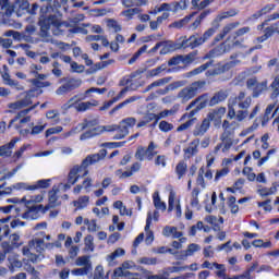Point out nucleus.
<instances>
[{
	"label": "nucleus",
	"mask_w": 279,
	"mask_h": 279,
	"mask_svg": "<svg viewBox=\"0 0 279 279\" xmlns=\"http://www.w3.org/2000/svg\"><path fill=\"white\" fill-rule=\"evenodd\" d=\"M39 26H40V37L44 38L43 43H52L53 39L51 38V35H49V29L52 28L53 36H62L64 34V29L62 27L69 28L71 27V24L66 22H62L58 15H50L48 17H41L39 20Z\"/></svg>",
	"instance_id": "1"
},
{
	"label": "nucleus",
	"mask_w": 279,
	"mask_h": 279,
	"mask_svg": "<svg viewBox=\"0 0 279 279\" xmlns=\"http://www.w3.org/2000/svg\"><path fill=\"white\" fill-rule=\"evenodd\" d=\"M108 154V150L100 149L98 153L94 155H88L81 165H76L73 168H71L69 174H68V182L70 184H77V181L80 180V173L82 174V178H86L88 175V167L90 165H96V162H99L106 158Z\"/></svg>",
	"instance_id": "2"
},
{
	"label": "nucleus",
	"mask_w": 279,
	"mask_h": 279,
	"mask_svg": "<svg viewBox=\"0 0 279 279\" xmlns=\"http://www.w3.org/2000/svg\"><path fill=\"white\" fill-rule=\"evenodd\" d=\"M53 245L51 242H45L43 238L35 236L31 241H28L27 245L22 247L23 256H26L31 263H38L43 260V254L45 250H53Z\"/></svg>",
	"instance_id": "3"
},
{
	"label": "nucleus",
	"mask_w": 279,
	"mask_h": 279,
	"mask_svg": "<svg viewBox=\"0 0 279 279\" xmlns=\"http://www.w3.org/2000/svg\"><path fill=\"white\" fill-rule=\"evenodd\" d=\"M206 88V81H195L189 86L183 87L177 94V99L180 104H189L191 99H195L198 93H202Z\"/></svg>",
	"instance_id": "4"
},
{
	"label": "nucleus",
	"mask_w": 279,
	"mask_h": 279,
	"mask_svg": "<svg viewBox=\"0 0 279 279\" xmlns=\"http://www.w3.org/2000/svg\"><path fill=\"white\" fill-rule=\"evenodd\" d=\"M49 210V206L44 205H28L25 206L24 213H22V219H27L34 221V219H39L40 215H45Z\"/></svg>",
	"instance_id": "5"
},
{
	"label": "nucleus",
	"mask_w": 279,
	"mask_h": 279,
	"mask_svg": "<svg viewBox=\"0 0 279 279\" xmlns=\"http://www.w3.org/2000/svg\"><path fill=\"white\" fill-rule=\"evenodd\" d=\"M36 106H38V104H35L33 107H31L28 109H24V110L20 111L15 116V118L10 121L8 128L14 126L15 130H19L20 128H23V125H25V123H29V121H32V117H29L27 114H29V112H32V110H34V108H36Z\"/></svg>",
	"instance_id": "6"
},
{
	"label": "nucleus",
	"mask_w": 279,
	"mask_h": 279,
	"mask_svg": "<svg viewBox=\"0 0 279 279\" xmlns=\"http://www.w3.org/2000/svg\"><path fill=\"white\" fill-rule=\"evenodd\" d=\"M136 125V118L129 117L120 121V131L113 136V141H121L130 134V128Z\"/></svg>",
	"instance_id": "7"
},
{
	"label": "nucleus",
	"mask_w": 279,
	"mask_h": 279,
	"mask_svg": "<svg viewBox=\"0 0 279 279\" xmlns=\"http://www.w3.org/2000/svg\"><path fill=\"white\" fill-rule=\"evenodd\" d=\"M231 106H238L240 110H250L252 106V96H247L245 92H240L235 97L229 99Z\"/></svg>",
	"instance_id": "8"
},
{
	"label": "nucleus",
	"mask_w": 279,
	"mask_h": 279,
	"mask_svg": "<svg viewBox=\"0 0 279 279\" xmlns=\"http://www.w3.org/2000/svg\"><path fill=\"white\" fill-rule=\"evenodd\" d=\"M204 43V38L202 36L198 37L197 35H192L189 38L181 37L179 49H189V47L191 49H197V47H201Z\"/></svg>",
	"instance_id": "9"
},
{
	"label": "nucleus",
	"mask_w": 279,
	"mask_h": 279,
	"mask_svg": "<svg viewBox=\"0 0 279 279\" xmlns=\"http://www.w3.org/2000/svg\"><path fill=\"white\" fill-rule=\"evenodd\" d=\"M82 86V80L80 78H70L66 80L59 88L56 89V95L62 96L68 95L71 90L80 88Z\"/></svg>",
	"instance_id": "10"
},
{
	"label": "nucleus",
	"mask_w": 279,
	"mask_h": 279,
	"mask_svg": "<svg viewBox=\"0 0 279 279\" xmlns=\"http://www.w3.org/2000/svg\"><path fill=\"white\" fill-rule=\"evenodd\" d=\"M23 245V241H21V234L12 233L9 235V242H2L1 247L5 252V254H10L12 250H16Z\"/></svg>",
	"instance_id": "11"
},
{
	"label": "nucleus",
	"mask_w": 279,
	"mask_h": 279,
	"mask_svg": "<svg viewBox=\"0 0 279 279\" xmlns=\"http://www.w3.org/2000/svg\"><path fill=\"white\" fill-rule=\"evenodd\" d=\"M175 210L177 217H182V205L180 204V198L175 194V191L170 190L168 196V213H173Z\"/></svg>",
	"instance_id": "12"
},
{
	"label": "nucleus",
	"mask_w": 279,
	"mask_h": 279,
	"mask_svg": "<svg viewBox=\"0 0 279 279\" xmlns=\"http://www.w3.org/2000/svg\"><path fill=\"white\" fill-rule=\"evenodd\" d=\"M230 58L232 61H229V62L225 63L223 65H218L210 72V75H221L222 73L230 71V69H234V66H236V64H241V60L236 59V58H239L238 53L231 54Z\"/></svg>",
	"instance_id": "13"
},
{
	"label": "nucleus",
	"mask_w": 279,
	"mask_h": 279,
	"mask_svg": "<svg viewBox=\"0 0 279 279\" xmlns=\"http://www.w3.org/2000/svg\"><path fill=\"white\" fill-rule=\"evenodd\" d=\"M232 51V46L228 44V41H225L218 46H216L214 49H211L206 56L205 60H208L210 58H219L223 56L225 53H230Z\"/></svg>",
	"instance_id": "14"
},
{
	"label": "nucleus",
	"mask_w": 279,
	"mask_h": 279,
	"mask_svg": "<svg viewBox=\"0 0 279 279\" xmlns=\"http://www.w3.org/2000/svg\"><path fill=\"white\" fill-rule=\"evenodd\" d=\"M161 47L160 54L167 56V53H171V51H175V49H181L180 44L175 45L172 41H159L155 45L154 48H151V53H156L158 49Z\"/></svg>",
	"instance_id": "15"
},
{
	"label": "nucleus",
	"mask_w": 279,
	"mask_h": 279,
	"mask_svg": "<svg viewBox=\"0 0 279 279\" xmlns=\"http://www.w3.org/2000/svg\"><path fill=\"white\" fill-rule=\"evenodd\" d=\"M227 109L226 107H218L208 112L207 119L209 122L213 121L215 125H219L223 117H226Z\"/></svg>",
	"instance_id": "16"
},
{
	"label": "nucleus",
	"mask_w": 279,
	"mask_h": 279,
	"mask_svg": "<svg viewBox=\"0 0 279 279\" xmlns=\"http://www.w3.org/2000/svg\"><path fill=\"white\" fill-rule=\"evenodd\" d=\"M185 160H191L193 156L199 154V138L193 140L186 148L183 149Z\"/></svg>",
	"instance_id": "17"
},
{
	"label": "nucleus",
	"mask_w": 279,
	"mask_h": 279,
	"mask_svg": "<svg viewBox=\"0 0 279 279\" xmlns=\"http://www.w3.org/2000/svg\"><path fill=\"white\" fill-rule=\"evenodd\" d=\"M195 106L198 112L199 110H204V108L208 106V94H203L196 99L192 100L186 107V110H191L192 108H195Z\"/></svg>",
	"instance_id": "18"
},
{
	"label": "nucleus",
	"mask_w": 279,
	"mask_h": 279,
	"mask_svg": "<svg viewBox=\"0 0 279 279\" xmlns=\"http://www.w3.org/2000/svg\"><path fill=\"white\" fill-rule=\"evenodd\" d=\"M58 193H60V187L53 186L51 191L48 192V210L49 208H56V206H60V201H58Z\"/></svg>",
	"instance_id": "19"
},
{
	"label": "nucleus",
	"mask_w": 279,
	"mask_h": 279,
	"mask_svg": "<svg viewBox=\"0 0 279 279\" xmlns=\"http://www.w3.org/2000/svg\"><path fill=\"white\" fill-rule=\"evenodd\" d=\"M239 25H241L240 22H233L223 26L222 31L215 37V41L219 43L220 40H223V38H226V36H228L232 29H236Z\"/></svg>",
	"instance_id": "20"
},
{
	"label": "nucleus",
	"mask_w": 279,
	"mask_h": 279,
	"mask_svg": "<svg viewBox=\"0 0 279 279\" xmlns=\"http://www.w3.org/2000/svg\"><path fill=\"white\" fill-rule=\"evenodd\" d=\"M210 130V119L205 118L201 124H197L193 131L194 136H204Z\"/></svg>",
	"instance_id": "21"
},
{
	"label": "nucleus",
	"mask_w": 279,
	"mask_h": 279,
	"mask_svg": "<svg viewBox=\"0 0 279 279\" xmlns=\"http://www.w3.org/2000/svg\"><path fill=\"white\" fill-rule=\"evenodd\" d=\"M136 264L132 260L123 262L118 268L113 270L112 276H121V274L130 272V269H134Z\"/></svg>",
	"instance_id": "22"
},
{
	"label": "nucleus",
	"mask_w": 279,
	"mask_h": 279,
	"mask_svg": "<svg viewBox=\"0 0 279 279\" xmlns=\"http://www.w3.org/2000/svg\"><path fill=\"white\" fill-rule=\"evenodd\" d=\"M19 138L11 140L8 144L0 146V157L10 158L12 156V149L15 147Z\"/></svg>",
	"instance_id": "23"
},
{
	"label": "nucleus",
	"mask_w": 279,
	"mask_h": 279,
	"mask_svg": "<svg viewBox=\"0 0 279 279\" xmlns=\"http://www.w3.org/2000/svg\"><path fill=\"white\" fill-rule=\"evenodd\" d=\"M100 134H104V125L93 126L92 130L86 131L80 136V141H86L95 136H99Z\"/></svg>",
	"instance_id": "24"
},
{
	"label": "nucleus",
	"mask_w": 279,
	"mask_h": 279,
	"mask_svg": "<svg viewBox=\"0 0 279 279\" xmlns=\"http://www.w3.org/2000/svg\"><path fill=\"white\" fill-rule=\"evenodd\" d=\"M228 95H229V93L226 89H221V90L217 92L210 98L209 106L210 107L217 106V104H221L222 101H226V99H228Z\"/></svg>",
	"instance_id": "25"
},
{
	"label": "nucleus",
	"mask_w": 279,
	"mask_h": 279,
	"mask_svg": "<svg viewBox=\"0 0 279 279\" xmlns=\"http://www.w3.org/2000/svg\"><path fill=\"white\" fill-rule=\"evenodd\" d=\"M195 14H197V12H193L190 15L183 17L182 20L171 23L169 27L174 29H182V27H186V25L191 23V20L193 19V16H195Z\"/></svg>",
	"instance_id": "26"
},
{
	"label": "nucleus",
	"mask_w": 279,
	"mask_h": 279,
	"mask_svg": "<svg viewBox=\"0 0 279 279\" xmlns=\"http://www.w3.org/2000/svg\"><path fill=\"white\" fill-rule=\"evenodd\" d=\"M175 86L173 84H170L168 86H166L165 88H160L157 89L155 93L150 94L149 99H156V97H160L162 95H168V93L170 90H174L175 88H179V86H182V84H180V82L174 83Z\"/></svg>",
	"instance_id": "27"
},
{
	"label": "nucleus",
	"mask_w": 279,
	"mask_h": 279,
	"mask_svg": "<svg viewBox=\"0 0 279 279\" xmlns=\"http://www.w3.org/2000/svg\"><path fill=\"white\" fill-rule=\"evenodd\" d=\"M239 14V11L236 9H231L227 12H223L214 20L213 25H216V29H219V23L223 21L225 19H230V16H236Z\"/></svg>",
	"instance_id": "28"
},
{
	"label": "nucleus",
	"mask_w": 279,
	"mask_h": 279,
	"mask_svg": "<svg viewBox=\"0 0 279 279\" xmlns=\"http://www.w3.org/2000/svg\"><path fill=\"white\" fill-rule=\"evenodd\" d=\"M2 80L7 86L16 88V90H25V87L19 83V81L12 80L10 73L5 72L2 74Z\"/></svg>",
	"instance_id": "29"
},
{
	"label": "nucleus",
	"mask_w": 279,
	"mask_h": 279,
	"mask_svg": "<svg viewBox=\"0 0 279 279\" xmlns=\"http://www.w3.org/2000/svg\"><path fill=\"white\" fill-rule=\"evenodd\" d=\"M208 14H210V10H205L203 11L196 19L194 22H192L190 25H187V29L190 32H195V29H197V27H199L202 25V21H204V19H206V16H208Z\"/></svg>",
	"instance_id": "30"
},
{
	"label": "nucleus",
	"mask_w": 279,
	"mask_h": 279,
	"mask_svg": "<svg viewBox=\"0 0 279 279\" xmlns=\"http://www.w3.org/2000/svg\"><path fill=\"white\" fill-rule=\"evenodd\" d=\"M162 234L163 236H172V239H180L181 236H183V233L181 231H178L177 227H170V226H166L162 230Z\"/></svg>",
	"instance_id": "31"
},
{
	"label": "nucleus",
	"mask_w": 279,
	"mask_h": 279,
	"mask_svg": "<svg viewBox=\"0 0 279 279\" xmlns=\"http://www.w3.org/2000/svg\"><path fill=\"white\" fill-rule=\"evenodd\" d=\"M112 279H144L145 277L141 272H122L120 275H112Z\"/></svg>",
	"instance_id": "32"
},
{
	"label": "nucleus",
	"mask_w": 279,
	"mask_h": 279,
	"mask_svg": "<svg viewBox=\"0 0 279 279\" xmlns=\"http://www.w3.org/2000/svg\"><path fill=\"white\" fill-rule=\"evenodd\" d=\"M267 88H268V82L267 81H263L260 83H257V85H255V87L253 88L252 97L254 99L260 97V95H263V93H265V90H267Z\"/></svg>",
	"instance_id": "33"
},
{
	"label": "nucleus",
	"mask_w": 279,
	"mask_h": 279,
	"mask_svg": "<svg viewBox=\"0 0 279 279\" xmlns=\"http://www.w3.org/2000/svg\"><path fill=\"white\" fill-rule=\"evenodd\" d=\"M99 106V101L97 100H92V101H85V102H80L75 106V110L77 112H86V110H90L93 107Z\"/></svg>",
	"instance_id": "34"
},
{
	"label": "nucleus",
	"mask_w": 279,
	"mask_h": 279,
	"mask_svg": "<svg viewBox=\"0 0 279 279\" xmlns=\"http://www.w3.org/2000/svg\"><path fill=\"white\" fill-rule=\"evenodd\" d=\"M121 3L124 8H142V5H147L149 0H122Z\"/></svg>",
	"instance_id": "35"
},
{
	"label": "nucleus",
	"mask_w": 279,
	"mask_h": 279,
	"mask_svg": "<svg viewBox=\"0 0 279 279\" xmlns=\"http://www.w3.org/2000/svg\"><path fill=\"white\" fill-rule=\"evenodd\" d=\"M175 173L178 175V180H182L184 175H186V171H189V166L186 165V161L181 160L175 166Z\"/></svg>",
	"instance_id": "36"
},
{
	"label": "nucleus",
	"mask_w": 279,
	"mask_h": 279,
	"mask_svg": "<svg viewBox=\"0 0 279 279\" xmlns=\"http://www.w3.org/2000/svg\"><path fill=\"white\" fill-rule=\"evenodd\" d=\"M99 125V120L97 118H87L82 123L78 124L81 132H84L86 128H95Z\"/></svg>",
	"instance_id": "37"
},
{
	"label": "nucleus",
	"mask_w": 279,
	"mask_h": 279,
	"mask_svg": "<svg viewBox=\"0 0 279 279\" xmlns=\"http://www.w3.org/2000/svg\"><path fill=\"white\" fill-rule=\"evenodd\" d=\"M153 203L155 208H157V210H162V213H165V210H167V203L162 202V199H160V194L158 192H155L153 194Z\"/></svg>",
	"instance_id": "38"
},
{
	"label": "nucleus",
	"mask_w": 279,
	"mask_h": 279,
	"mask_svg": "<svg viewBox=\"0 0 279 279\" xmlns=\"http://www.w3.org/2000/svg\"><path fill=\"white\" fill-rule=\"evenodd\" d=\"M113 208H116L117 210H120V215L122 217H132V209H128V207H125L123 205V202L121 201H117L113 203Z\"/></svg>",
	"instance_id": "39"
},
{
	"label": "nucleus",
	"mask_w": 279,
	"mask_h": 279,
	"mask_svg": "<svg viewBox=\"0 0 279 279\" xmlns=\"http://www.w3.org/2000/svg\"><path fill=\"white\" fill-rule=\"evenodd\" d=\"M75 265L77 267H87V269H93V264L90 263V256L83 255L81 257H77L75 260Z\"/></svg>",
	"instance_id": "40"
},
{
	"label": "nucleus",
	"mask_w": 279,
	"mask_h": 279,
	"mask_svg": "<svg viewBox=\"0 0 279 279\" xmlns=\"http://www.w3.org/2000/svg\"><path fill=\"white\" fill-rule=\"evenodd\" d=\"M230 125H231L230 121L223 120V122H222L223 133L220 137L221 141H226V140H228L229 136H232V134H234V130H232V128Z\"/></svg>",
	"instance_id": "41"
},
{
	"label": "nucleus",
	"mask_w": 279,
	"mask_h": 279,
	"mask_svg": "<svg viewBox=\"0 0 279 279\" xmlns=\"http://www.w3.org/2000/svg\"><path fill=\"white\" fill-rule=\"evenodd\" d=\"M143 11L138 8H132L124 10L120 13V16H124L128 21H132L136 14H141Z\"/></svg>",
	"instance_id": "42"
},
{
	"label": "nucleus",
	"mask_w": 279,
	"mask_h": 279,
	"mask_svg": "<svg viewBox=\"0 0 279 279\" xmlns=\"http://www.w3.org/2000/svg\"><path fill=\"white\" fill-rule=\"evenodd\" d=\"M214 1L215 0H192L191 3L193 10H205V8H208Z\"/></svg>",
	"instance_id": "43"
},
{
	"label": "nucleus",
	"mask_w": 279,
	"mask_h": 279,
	"mask_svg": "<svg viewBox=\"0 0 279 279\" xmlns=\"http://www.w3.org/2000/svg\"><path fill=\"white\" fill-rule=\"evenodd\" d=\"M8 260L10 264V271H14L15 269H21V267H23V262H21L17 256H9Z\"/></svg>",
	"instance_id": "44"
},
{
	"label": "nucleus",
	"mask_w": 279,
	"mask_h": 279,
	"mask_svg": "<svg viewBox=\"0 0 279 279\" xmlns=\"http://www.w3.org/2000/svg\"><path fill=\"white\" fill-rule=\"evenodd\" d=\"M22 96L23 98L20 99L22 106L24 108H27V106H32V99H34V90L22 93Z\"/></svg>",
	"instance_id": "45"
},
{
	"label": "nucleus",
	"mask_w": 279,
	"mask_h": 279,
	"mask_svg": "<svg viewBox=\"0 0 279 279\" xmlns=\"http://www.w3.org/2000/svg\"><path fill=\"white\" fill-rule=\"evenodd\" d=\"M84 252H95V238L90 234L84 238Z\"/></svg>",
	"instance_id": "46"
},
{
	"label": "nucleus",
	"mask_w": 279,
	"mask_h": 279,
	"mask_svg": "<svg viewBox=\"0 0 279 279\" xmlns=\"http://www.w3.org/2000/svg\"><path fill=\"white\" fill-rule=\"evenodd\" d=\"M90 202V197L88 196H81L77 201L73 202V206L77 208L78 210H82L88 206V203Z\"/></svg>",
	"instance_id": "47"
},
{
	"label": "nucleus",
	"mask_w": 279,
	"mask_h": 279,
	"mask_svg": "<svg viewBox=\"0 0 279 279\" xmlns=\"http://www.w3.org/2000/svg\"><path fill=\"white\" fill-rule=\"evenodd\" d=\"M8 219H0V241L10 235V226L4 225Z\"/></svg>",
	"instance_id": "48"
},
{
	"label": "nucleus",
	"mask_w": 279,
	"mask_h": 279,
	"mask_svg": "<svg viewBox=\"0 0 279 279\" xmlns=\"http://www.w3.org/2000/svg\"><path fill=\"white\" fill-rule=\"evenodd\" d=\"M45 199V196H43V194H38L35 196H31L29 199H27V197H23L22 202H24L25 206H32V204H40V202H43Z\"/></svg>",
	"instance_id": "49"
},
{
	"label": "nucleus",
	"mask_w": 279,
	"mask_h": 279,
	"mask_svg": "<svg viewBox=\"0 0 279 279\" xmlns=\"http://www.w3.org/2000/svg\"><path fill=\"white\" fill-rule=\"evenodd\" d=\"M51 186V179H41L33 184V191H38L40 189H49Z\"/></svg>",
	"instance_id": "50"
},
{
	"label": "nucleus",
	"mask_w": 279,
	"mask_h": 279,
	"mask_svg": "<svg viewBox=\"0 0 279 279\" xmlns=\"http://www.w3.org/2000/svg\"><path fill=\"white\" fill-rule=\"evenodd\" d=\"M158 148V145L154 142H150L147 149H146V160H154V156L158 154L156 149Z\"/></svg>",
	"instance_id": "51"
},
{
	"label": "nucleus",
	"mask_w": 279,
	"mask_h": 279,
	"mask_svg": "<svg viewBox=\"0 0 279 279\" xmlns=\"http://www.w3.org/2000/svg\"><path fill=\"white\" fill-rule=\"evenodd\" d=\"M277 191H278V189L276 186L259 187L257 190V193H258V195H260V197H269V195H276Z\"/></svg>",
	"instance_id": "52"
},
{
	"label": "nucleus",
	"mask_w": 279,
	"mask_h": 279,
	"mask_svg": "<svg viewBox=\"0 0 279 279\" xmlns=\"http://www.w3.org/2000/svg\"><path fill=\"white\" fill-rule=\"evenodd\" d=\"M82 99H86V97L80 98L77 95L73 96L63 105V110H69L70 108H73V106H77Z\"/></svg>",
	"instance_id": "53"
},
{
	"label": "nucleus",
	"mask_w": 279,
	"mask_h": 279,
	"mask_svg": "<svg viewBox=\"0 0 279 279\" xmlns=\"http://www.w3.org/2000/svg\"><path fill=\"white\" fill-rule=\"evenodd\" d=\"M190 204L192 208H197L199 206V189L195 187L192 191Z\"/></svg>",
	"instance_id": "54"
},
{
	"label": "nucleus",
	"mask_w": 279,
	"mask_h": 279,
	"mask_svg": "<svg viewBox=\"0 0 279 279\" xmlns=\"http://www.w3.org/2000/svg\"><path fill=\"white\" fill-rule=\"evenodd\" d=\"M190 57H183V56H177V57H172L169 61H168V65L169 66H178V64L182 63V62H189Z\"/></svg>",
	"instance_id": "55"
},
{
	"label": "nucleus",
	"mask_w": 279,
	"mask_h": 279,
	"mask_svg": "<svg viewBox=\"0 0 279 279\" xmlns=\"http://www.w3.org/2000/svg\"><path fill=\"white\" fill-rule=\"evenodd\" d=\"M84 225L87 226L88 232H97V230H99V226L95 219L89 220L88 218H85Z\"/></svg>",
	"instance_id": "56"
},
{
	"label": "nucleus",
	"mask_w": 279,
	"mask_h": 279,
	"mask_svg": "<svg viewBox=\"0 0 279 279\" xmlns=\"http://www.w3.org/2000/svg\"><path fill=\"white\" fill-rule=\"evenodd\" d=\"M227 205L229 206L232 215H236V213H239V205H236V197L229 196L227 201Z\"/></svg>",
	"instance_id": "57"
},
{
	"label": "nucleus",
	"mask_w": 279,
	"mask_h": 279,
	"mask_svg": "<svg viewBox=\"0 0 279 279\" xmlns=\"http://www.w3.org/2000/svg\"><path fill=\"white\" fill-rule=\"evenodd\" d=\"M206 172V168L201 167L198 170V175L196 179V184L197 186L202 187V189H206V181L204 180V173Z\"/></svg>",
	"instance_id": "58"
},
{
	"label": "nucleus",
	"mask_w": 279,
	"mask_h": 279,
	"mask_svg": "<svg viewBox=\"0 0 279 279\" xmlns=\"http://www.w3.org/2000/svg\"><path fill=\"white\" fill-rule=\"evenodd\" d=\"M119 256H125V250L123 248H117L113 253L109 254L107 256V260L109 262V265L112 264L116 258H119Z\"/></svg>",
	"instance_id": "59"
},
{
	"label": "nucleus",
	"mask_w": 279,
	"mask_h": 279,
	"mask_svg": "<svg viewBox=\"0 0 279 279\" xmlns=\"http://www.w3.org/2000/svg\"><path fill=\"white\" fill-rule=\"evenodd\" d=\"M210 66H213V61H208L207 63L194 69L190 72V75H199V73H204V71H206V69H210Z\"/></svg>",
	"instance_id": "60"
},
{
	"label": "nucleus",
	"mask_w": 279,
	"mask_h": 279,
	"mask_svg": "<svg viewBox=\"0 0 279 279\" xmlns=\"http://www.w3.org/2000/svg\"><path fill=\"white\" fill-rule=\"evenodd\" d=\"M271 97L276 98L279 96V76H276L270 84Z\"/></svg>",
	"instance_id": "61"
},
{
	"label": "nucleus",
	"mask_w": 279,
	"mask_h": 279,
	"mask_svg": "<svg viewBox=\"0 0 279 279\" xmlns=\"http://www.w3.org/2000/svg\"><path fill=\"white\" fill-rule=\"evenodd\" d=\"M47 119L52 121L54 124L60 123V112L58 110H50L46 113Z\"/></svg>",
	"instance_id": "62"
},
{
	"label": "nucleus",
	"mask_w": 279,
	"mask_h": 279,
	"mask_svg": "<svg viewBox=\"0 0 279 279\" xmlns=\"http://www.w3.org/2000/svg\"><path fill=\"white\" fill-rule=\"evenodd\" d=\"M252 246L253 247H264L265 250H267V248L271 247V242L270 241L265 242L260 239H257L252 242Z\"/></svg>",
	"instance_id": "63"
},
{
	"label": "nucleus",
	"mask_w": 279,
	"mask_h": 279,
	"mask_svg": "<svg viewBox=\"0 0 279 279\" xmlns=\"http://www.w3.org/2000/svg\"><path fill=\"white\" fill-rule=\"evenodd\" d=\"M199 250H202V246H199V244L192 243L187 246V250L185 251V256H193V254H195V252H199Z\"/></svg>",
	"instance_id": "64"
}]
</instances>
